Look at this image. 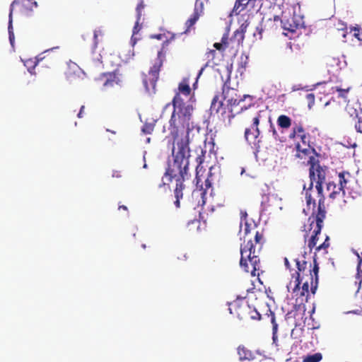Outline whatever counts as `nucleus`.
Segmentation results:
<instances>
[{"label":"nucleus","instance_id":"nucleus-46","mask_svg":"<svg viewBox=\"0 0 362 362\" xmlns=\"http://www.w3.org/2000/svg\"><path fill=\"white\" fill-rule=\"evenodd\" d=\"M284 264L286 267L290 269V263L287 257L284 258Z\"/></svg>","mask_w":362,"mask_h":362},{"label":"nucleus","instance_id":"nucleus-50","mask_svg":"<svg viewBox=\"0 0 362 362\" xmlns=\"http://www.w3.org/2000/svg\"><path fill=\"white\" fill-rule=\"evenodd\" d=\"M361 310H357L351 311L350 313H354V314H360L361 312L362 311V306H361Z\"/></svg>","mask_w":362,"mask_h":362},{"label":"nucleus","instance_id":"nucleus-18","mask_svg":"<svg viewBox=\"0 0 362 362\" xmlns=\"http://www.w3.org/2000/svg\"><path fill=\"white\" fill-rule=\"evenodd\" d=\"M247 24H242L239 29L236 30L233 33V39L238 42V44L243 42L245 38V33L246 32Z\"/></svg>","mask_w":362,"mask_h":362},{"label":"nucleus","instance_id":"nucleus-23","mask_svg":"<svg viewBox=\"0 0 362 362\" xmlns=\"http://www.w3.org/2000/svg\"><path fill=\"white\" fill-rule=\"evenodd\" d=\"M332 89H335L337 92H338V97L344 99L345 101H347V95L351 89V86H347L346 88H341L339 86H335L332 88Z\"/></svg>","mask_w":362,"mask_h":362},{"label":"nucleus","instance_id":"nucleus-10","mask_svg":"<svg viewBox=\"0 0 362 362\" xmlns=\"http://www.w3.org/2000/svg\"><path fill=\"white\" fill-rule=\"evenodd\" d=\"M230 313L232 310H234V313L240 320L247 319L248 311L250 310V306L246 301L243 300H235L233 303V308L230 309Z\"/></svg>","mask_w":362,"mask_h":362},{"label":"nucleus","instance_id":"nucleus-36","mask_svg":"<svg viewBox=\"0 0 362 362\" xmlns=\"http://www.w3.org/2000/svg\"><path fill=\"white\" fill-rule=\"evenodd\" d=\"M355 129L357 132L362 133V117H358V122L355 124Z\"/></svg>","mask_w":362,"mask_h":362},{"label":"nucleus","instance_id":"nucleus-38","mask_svg":"<svg viewBox=\"0 0 362 362\" xmlns=\"http://www.w3.org/2000/svg\"><path fill=\"white\" fill-rule=\"evenodd\" d=\"M214 47H215L217 50L222 51V52L226 49V47L221 42H215L214 44Z\"/></svg>","mask_w":362,"mask_h":362},{"label":"nucleus","instance_id":"nucleus-9","mask_svg":"<svg viewBox=\"0 0 362 362\" xmlns=\"http://www.w3.org/2000/svg\"><path fill=\"white\" fill-rule=\"evenodd\" d=\"M251 110L252 124L251 128H246L245 131V138L247 141H255L259 135V124L261 117V111H257L255 105H249Z\"/></svg>","mask_w":362,"mask_h":362},{"label":"nucleus","instance_id":"nucleus-58","mask_svg":"<svg viewBox=\"0 0 362 362\" xmlns=\"http://www.w3.org/2000/svg\"><path fill=\"white\" fill-rule=\"evenodd\" d=\"M142 247H143L144 248H145V247H146V245H142Z\"/></svg>","mask_w":362,"mask_h":362},{"label":"nucleus","instance_id":"nucleus-51","mask_svg":"<svg viewBox=\"0 0 362 362\" xmlns=\"http://www.w3.org/2000/svg\"><path fill=\"white\" fill-rule=\"evenodd\" d=\"M190 223V222H189V224ZM191 223H196V224H199V221L197 220H193L191 221Z\"/></svg>","mask_w":362,"mask_h":362},{"label":"nucleus","instance_id":"nucleus-43","mask_svg":"<svg viewBox=\"0 0 362 362\" xmlns=\"http://www.w3.org/2000/svg\"><path fill=\"white\" fill-rule=\"evenodd\" d=\"M85 109V107L83 105H82L81 107V109H80V111L78 113L77 116L78 118H81L83 117V110Z\"/></svg>","mask_w":362,"mask_h":362},{"label":"nucleus","instance_id":"nucleus-11","mask_svg":"<svg viewBox=\"0 0 362 362\" xmlns=\"http://www.w3.org/2000/svg\"><path fill=\"white\" fill-rule=\"evenodd\" d=\"M98 80L102 82L105 88H112L120 83V79L115 72L103 73Z\"/></svg>","mask_w":362,"mask_h":362},{"label":"nucleus","instance_id":"nucleus-44","mask_svg":"<svg viewBox=\"0 0 362 362\" xmlns=\"http://www.w3.org/2000/svg\"><path fill=\"white\" fill-rule=\"evenodd\" d=\"M99 35H102V31L100 30L94 31V39L96 40L97 37Z\"/></svg>","mask_w":362,"mask_h":362},{"label":"nucleus","instance_id":"nucleus-28","mask_svg":"<svg viewBox=\"0 0 362 362\" xmlns=\"http://www.w3.org/2000/svg\"><path fill=\"white\" fill-rule=\"evenodd\" d=\"M216 54L217 52L215 49H209L208 52H206L205 55L207 59V62L205 66H208L210 62L216 64V63L214 62Z\"/></svg>","mask_w":362,"mask_h":362},{"label":"nucleus","instance_id":"nucleus-57","mask_svg":"<svg viewBox=\"0 0 362 362\" xmlns=\"http://www.w3.org/2000/svg\"><path fill=\"white\" fill-rule=\"evenodd\" d=\"M147 141H148V142H149V141H150V138H148Z\"/></svg>","mask_w":362,"mask_h":362},{"label":"nucleus","instance_id":"nucleus-48","mask_svg":"<svg viewBox=\"0 0 362 362\" xmlns=\"http://www.w3.org/2000/svg\"><path fill=\"white\" fill-rule=\"evenodd\" d=\"M162 37H163V35H161V34L155 35L152 36V37L156 38L158 40H161Z\"/></svg>","mask_w":362,"mask_h":362},{"label":"nucleus","instance_id":"nucleus-19","mask_svg":"<svg viewBox=\"0 0 362 362\" xmlns=\"http://www.w3.org/2000/svg\"><path fill=\"white\" fill-rule=\"evenodd\" d=\"M277 124L282 129H288L291 126V119L285 115H281L277 118Z\"/></svg>","mask_w":362,"mask_h":362},{"label":"nucleus","instance_id":"nucleus-52","mask_svg":"<svg viewBox=\"0 0 362 362\" xmlns=\"http://www.w3.org/2000/svg\"><path fill=\"white\" fill-rule=\"evenodd\" d=\"M294 332H295V329H292L291 333V335L292 337H293Z\"/></svg>","mask_w":362,"mask_h":362},{"label":"nucleus","instance_id":"nucleus-31","mask_svg":"<svg viewBox=\"0 0 362 362\" xmlns=\"http://www.w3.org/2000/svg\"><path fill=\"white\" fill-rule=\"evenodd\" d=\"M305 100L307 101V103H308V106L309 107V109H311L312 107L315 104V94L313 93H308L306 95H305Z\"/></svg>","mask_w":362,"mask_h":362},{"label":"nucleus","instance_id":"nucleus-25","mask_svg":"<svg viewBox=\"0 0 362 362\" xmlns=\"http://www.w3.org/2000/svg\"><path fill=\"white\" fill-rule=\"evenodd\" d=\"M295 293L296 296H308L309 294V283L305 281L303 284L302 287H300V290L296 292H292Z\"/></svg>","mask_w":362,"mask_h":362},{"label":"nucleus","instance_id":"nucleus-15","mask_svg":"<svg viewBox=\"0 0 362 362\" xmlns=\"http://www.w3.org/2000/svg\"><path fill=\"white\" fill-rule=\"evenodd\" d=\"M17 1H13L11 6H10V12H9V21H8V35H9V41L11 45V46L14 47V42H15V36L13 30V7L16 4H17Z\"/></svg>","mask_w":362,"mask_h":362},{"label":"nucleus","instance_id":"nucleus-45","mask_svg":"<svg viewBox=\"0 0 362 362\" xmlns=\"http://www.w3.org/2000/svg\"><path fill=\"white\" fill-rule=\"evenodd\" d=\"M160 187H164L165 189L170 190V188L168 185L165 184V182H163L162 184L159 185Z\"/></svg>","mask_w":362,"mask_h":362},{"label":"nucleus","instance_id":"nucleus-34","mask_svg":"<svg viewBox=\"0 0 362 362\" xmlns=\"http://www.w3.org/2000/svg\"><path fill=\"white\" fill-rule=\"evenodd\" d=\"M211 183L210 182V180H209V178L206 179L205 180V189L204 191H202V189H199V190H194L193 192V194H199L200 195H204L205 194V191L206 189L211 187Z\"/></svg>","mask_w":362,"mask_h":362},{"label":"nucleus","instance_id":"nucleus-32","mask_svg":"<svg viewBox=\"0 0 362 362\" xmlns=\"http://www.w3.org/2000/svg\"><path fill=\"white\" fill-rule=\"evenodd\" d=\"M271 322L272 324V330H273V340H276V334L278 329V325L276 322L275 316L273 313H272V317H271Z\"/></svg>","mask_w":362,"mask_h":362},{"label":"nucleus","instance_id":"nucleus-4","mask_svg":"<svg viewBox=\"0 0 362 362\" xmlns=\"http://www.w3.org/2000/svg\"><path fill=\"white\" fill-rule=\"evenodd\" d=\"M230 92L233 93L235 90L233 89H230L229 88L223 89V98L227 100V105L229 110L228 113L226 110H223L221 112V115L224 120L226 117H227L228 124L231 123V119L234 118L236 115L240 113L243 110L247 109V107L243 104L244 99H238L234 98L233 97L228 98Z\"/></svg>","mask_w":362,"mask_h":362},{"label":"nucleus","instance_id":"nucleus-33","mask_svg":"<svg viewBox=\"0 0 362 362\" xmlns=\"http://www.w3.org/2000/svg\"><path fill=\"white\" fill-rule=\"evenodd\" d=\"M329 237L327 236L324 243L320 244L319 246L316 247V251H320L321 250H326L329 247Z\"/></svg>","mask_w":362,"mask_h":362},{"label":"nucleus","instance_id":"nucleus-29","mask_svg":"<svg viewBox=\"0 0 362 362\" xmlns=\"http://www.w3.org/2000/svg\"><path fill=\"white\" fill-rule=\"evenodd\" d=\"M155 127V123L154 122H146L141 129L142 132H144L146 134H151Z\"/></svg>","mask_w":362,"mask_h":362},{"label":"nucleus","instance_id":"nucleus-7","mask_svg":"<svg viewBox=\"0 0 362 362\" xmlns=\"http://www.w3.org/2000/svg\"><path fill=\"white\" fill-rule=\"evenodd\" d=\"M305 252L300 257L293 259L296 262L298 271H296L291 274V281L287 285L288 291L296 292L300 290V285L302 281L300 274H303L307 269L308 262L305 260Z\"/></svg>","mask_w":362,"mask_h":362},{"label":"nucleus","instance_id":"nucleus-35","mask_svg":"<svg viewBox=\"0 0 362 362\" xmlns=\"http://www.w3.org/2000/svg\"><path fill=\"white\" fill-rule=\"evenodd\" d=\"M247 57H245V59L243 57L241 58V62L238 64V71L242 73L245 69L247 64Z\"/></svg>","mask_w":362,"mask_h":362},{"label":"nucleus","instance_id":"nucleus-42","mask_svg":"<svg viewBox=\"0 0 362 362\" xmlns=\"http://www.w3.org/2000/svg\"><path fill=\"white\" fill-rule=\"evenodd\" d=\"M113 177H117L119 178L122 177L121 172L120 171H114L112 173Z\"/></svg>","mask_w":362,"mask_h":362},{"label":"nucleus","instance_id":"nucleus-41","mask_svg":"<svg viewBox=\"0 0 362 362\" xmlns=\"http://www.w3.org/2000/svg\"><path fill=\"white\" fill-rule=\"evenodd\" d=\"M251 232V229L250 228V226L247 223H245V233L246 235H248L249 233H250Z\"/></svg>","mask_w":362,"mask_h":362},{"label":"nucleus","instance_id":"nucleus-1","mask_svg":"<svg viewBox=\"0 0 362 362\" xmlns=\"http://www.w3.org/2000/svg\"><path fill=\"white\" fill-rule=\"evenodd\" d=\"M172 104L173 111L168 122L169 135L167 137L173 140V146L176 144L177 150L175 152V146H173L174 160L173 164L166 169L164 177L169 182L175 180L174 204L176 208H180V201L183 197V190L185 189L184 182L188 178L189 157L188 134L193 106L189 104L186 105L179 95L174 96Z\"/></svg>","mask_w":362,"mask_h":362},{"label":"nucleus","instance_id":"nucleus-21","mask_svg":"<svg viewBox=\"0 0 362 362\" xmlns=\"http://www.w3.org/2000/svg\"><path fill=\"white\" fill-rule=\"evenodd\" d=\"M199 18V15L197 11H194L191 17L186 21L185 27L186 29L182 33H187L190 28L196 23Z\"/></svg>","mask_w":362,"mask_h":362},{"label":"nucleus","instance_id":"nucleus-22","mask_svg":"<svg viewBox=\"0 0 362 362\" xmlns=\"http://www.w3.org/2000/svg\"><path fill=\"white\" fill-rule=\"evenodd\" d=\"M346 176L349 177L350 174L348 172H341L339 173L338 175V183H337L339 188V189H343L344 190V188L346 187V184L348 182V180L346 177Z\"/></svg>","mask_w":362,"mask_h":362},{"label":"nucleus","instance_id":"nucleus-2","mask_svg":"<svg viewBox=\"0 0 362 362\" xmlns=\"http://www.w3.org/2000/svg\"><path fill=\"white\" fill-rule=\"evenodd\" d=\"M310 164L309 169V176L310 179V183L309 187L306 188L305 185L303 186V190L305 191V196L306 199V204L308 206H313V209L315 208L316 201L313 197V182L315 184L317 198L318 199V206L321 208H325V196L323 194L322 184L325 181L327 168L322 167L319 164L318 161L315 160L313 156H310L308 160Z\"/></svg>","mask_w":362,"mask_h":362},{"label":"nucleus","instance_id":"nucleus-30","mask_svg":"<svg viewBox=\"0 0 362 362\" xmlns=\"http://www.w3.org/2000/svg\"><path fill=\"white\" fill-rule=\"evenodd\" d=\"M261 315L256 310L255 308L250 307V310L248 311L247 319L251 320H260Z\"/></svg>","mask_w":362,"mask_h":362},{"label":"nucleus","instance_id":"nucleus-24","mask_svg":"<svg viewBox=\"0 0 362 362\" xmlns=\"http://www.w3.org/2000/svg\"><path fill=\"white\" fill-rule=\"evenodd\" d=\"M223 106V103L219 100V96L216 95L211 104V110L216 112H219Z\"/></svg>","mask_w":362,"mask_h":362},{"label":"nucleus","instance_id":"nucleus-40","mask_svg":"<svg viewBox=\"0 0 362 362\" xmlns=\"http://www.w3.org/2000/svg\"><path fill=\"white\" fill-rule=\"evenodd\" d=\"M256 1L257 0H247L245 2V8L247 7V5H250L252 8L255 7Z\"/></svg>","mask_w":362,"mask_h":362},{"label":"nucleus","instance_id":"nucleus-3","mask_svg":"<svg viewBox=\"0 0 362 362\" xmlns=\"http://www.w3.org/2000/svg\"><path fill=\"white\" fill-rule=\"evenodd\" d=\"M263 244V235L256 230L254 236V241L252 239L241 245L240 266L245 272L250 273L255 276V272L259 269L260 260L258 257V252L261 250Z\"/></svg>","mask_w":362,"mask_h":362},{"label":"nucleus","instance_id":"nucleus-8","mask_svg":"<svg viewBox=\"0 0 362 362\" xmlns=\"http://www.w3.org/2000/svg\"><path fill=\"white\" fill-rule=\"evenodd\" d=\"M315 214L316 225L308 243V246L310 250L316 247L317 242L318 240V235L321 233V230L323 226V221L326 216L325 208H321V206L317 207L316 212H313V214Z\"/></svg>","mask_w":362,"mask_h":362},{"label":"nucleus","instance_id":"nucleus-56","mask_svg":"<svg viewBox=\"0 0 362 362\" xmlns=\"http://www.w3.org/2000/svg\"><path fill=\"white\" fill-rule=\"evenodd\" d=\"M170 105V104H167L165 107H168Z\"/></svg>","mask_w":362,"mask_h":362},{"label":"nucleus","instance_id":"nucleus-39","mask_svg":"<svg viewBox=\"0 0 362 362\" xmlns=\"http://www.w3.org/2000/svg\"><path fill=\"white\" fill-rule=\"evenodd\" d=\"M298 25H291V24H289V26L288 27H286V25L284 26V29L286 30H288L292 33L295 32L296 30L298 28Z\"/></svg>","mask_w":362,"mask_h":362},{"label":"nucleus","instance_id":"nucleus-47","mask_svg":"<svg viewBox=\"0 0 362 362\" xmlns=\"http://www.w3.org/2000/svg\"><path fill=\"white\" fill-rule=\"evenodd\" d=\"M118 209L119 210H121V209H123L125 211H127V214H128V209L126 206L124 205H119V207H118Z\"/></svg>","mask_w":362,"mask_h":362},{"label":"nucleus","instance_id":"nucleus-53","mask_svg":"<svg viewBox=\"0 0 362 362\" xmlns=\"http://www.w3.org/2000/svg\"><path fill=\"white\" fill-rule=\"evenodd\" d=\"M204 69V67L202 68V69L199 71V75L202 74V72L203 71Z\"/></svg>","mask_w":362,"mask_h":362},{"label":"nucleus","instance_id":"nucleus-5","mask_svg":"<svg viewBox=\"0 0 362 362\" xmlns=\"http://www.w3.org/2000/svg\"><path fill=\"white\" fill-rule=\"evenodd\" d=\"M289 137L291 139H300V143L298 142L296 144V149L298 151L297 156L302 158L300 156V153L304 155H307L310 153V151H314L310 144V136L309 134H307L301 124H296L293 127L292 132L290 134Z\"/></svg>","mask_w":362,"mask_h":362},{"label":"nucleus","instance_id":"nucleus-55","mask_svg":"<svg viewBox=\"0 0 362 362\" xmlns=\"http://www.w3.org/2000/svg\"><path fill=\"white\" fill-rule=\"evenodd\" d=\"M354 35H355V37H358V34L355 33V34H354Z\"/></svg>","mask_w":362,"mask_h":362},{"label":"nucleus","instance_id":"nucleus-27","mask_svg":"<svg viewBox=\"0 0 362 362\" xmlns=\"http://www.w3.org/2000/svg\"><path fill=\"white\" fill-rule=\"evenodd\" d=\"M322 356L320 353L313 355H308L303 358V362H319L322 360Z\"/></svg>","mask_w":362,"mask_h":362},{"label":"nucleus","instance_id":"nucleus-54","mask_svg":"<svg viewBox=\"0 0 362 362\" xmlns=\"http://www.w3.org/2000/svg\"><path fill=\"white\" fill-rule=\"evenodd\" d=\"M197 185H199V179H198V177H197Z\"/></svg>","mask_w":362,"mask_h":362},{"label":"nucleus","instance_id":"nucleus-13","mask_svg":"<svg viewBox=\"0 0 362 362\" xmlns=\"http://www.w3.org/2000/svg\"><path fill=\"white\" fill-rule=\"evenodd\" d=\"M358 257V264L356 268V274L355 276V286H356V293H358L361 288L362 284V269H361V264H362V258L360 257L358 252H356Z\"/></svg>","mask_w":362,"mask_h":362},{"label":"nucleus","instance_id":"nucleus-14","mask_svg":"<svg viewBox=\"0 0 362 362\" xmlns=\"http://www.w3.org/2000/svg\"><path fill=\"white\" fill-rule=\"evenodd\" d=\"M339 186L334 182H329L327 184V189L330 192L329 197L332 199L337 198L341 194H344V190L339 189Z\"/></svg>","mask_w":362,"mask_h":362},{"label":"nucleus","instance_id":"nucleus-26","mask_svg":"<svg viewBox=\"0 0 362 362\" xmlns=\"http://www.w3.org/2000/svg\"><path fill=\"white\" fill-rule=\"evenodd\" d=\"M247 1V0H236L233 7V11L236 14H239L241 11L245 9V2Z\"/></svg>","mask_w":362,"mask_h":362},{"label":"nucleus","instance_id":"nucleus-12","mask_svg":"<svg viewBox=\"0 0 362 362\" xmlns=\"http://www.w3.org/2000/svg\"><path fill=\"white\" fill-rule=\"evenodd\" d=\"M310 279V291L315 294L318 286L319 266L315 259L313 260V267L309 270Z\"/></svg>","mask_w":362,"mask_h":362},{"label":"nucleus","instance_id":"nucleus-6","mask_svg":"<svg viewBox=\"0 0 362 362\" xmlns=\"http://www.w3.org/2000/svg\"><path fill=\"white\" fill-rule=\"evenodd\" d=\"M165 54L163 53V49L158 52L157 59L151 68L148 75L146 76L143 83L147 91H150L151 89L154 90L156 88V82L158 79L159 72L160 67L163 65Z\"/></svg>","mask_w":362,"mask_h":362},{"label":"nucleus","instance_id":"nucleus-17","mask_svg":"<svg viewBox=\"0 0 362 362\" xmlns=\"http://www.w3.org/2000/svg\"><path fill=\"white\" fill-rule=\"evenodd\" d=\"M191 88L189 85V80L187 78H184L182 81L178 85V91L175 93V95H179L181 98L180 94H182L185 96H189L191 94Z\"/></svg>","mask_w":362,"mask_h":362},{"label":"nucleus","instance_id":"nucleus-20","mask_svg":"<svg viewBox=\"0 0 362 362\" xmlns=\"http://www.w3.org/2000/svg\"><path fill=\"white\" fill-rule=\"evenodd\" d=\"M238 354L240 360H250L252 358V352L246 349L244 346H239L238 348Z\"/></svg>","mask_w":362,"mask_h":362},{"label":"nucleus","instance_id":"nucleus-49","mask_svg":"<svg viewBox=\"0 0 362 362\" xmlns=\"http://www.w3.org/2000/svg\"><path fill=\"white\" fill-rule=\"evenodd\" d=\"M272 134L273 136H274L275 139H276V136H278V134L274 127H272Z\"/></svg>","mask_w":362,"mask_h":362},{"label":"nucleus","instance_id":"nucleus-37","mask_svg":"<svg viewBox=\"0 0 362 362\" xmlns=\"http://www.w3.org/2000/svg\"><path fill=\"white\" fill-rule=\"evenodd\" d=\"M221 43H222L223 45V46L226 47V49L227 47H228V33H225L222 38H221Z\"/></svg>","mask_w":362,"mask_h":362},{"label":"nucleus","instance_id":"nucleus-16","mask_svg":"<svg viewBox=\"0 0 362 362\" xmlns=\"http://www.w3.org/2000/svg\"><path fill=\"white\" fill-rule=\"evenodd\" d=\"M145 5L144 2L141 1L136 6V21L135 22V25L133 28V34H137L140 30L141 29V25L140 24L141 18L142 16V11L144 10Z\"/></svg>","mask_w":362,"mask_h":362}]
</instances>
